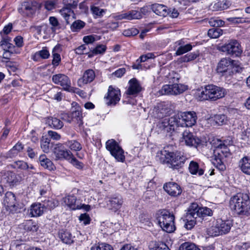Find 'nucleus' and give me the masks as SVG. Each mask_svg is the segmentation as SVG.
<instances>
[{
    "mask_svg": "<svg viewBox=\"0 0 250 250\" xmlns=\"http://www.w3.org/2000/svg\"><path fill=\"white\" fill-rule=\"evenodd\" d=\"M163 188L171 196L176 197L182 193L181 187L175 182H169L165 184Z\"/></svg>",
    "mask_w": 250,
    "mask_h": 250,
    "instance_id": "20",
    "label": "nucleus"
},
{
    "mask_svg": "<svg viewBox=\"0 0 250 250\" xmlns=\"http://www.w3.org/2000/svg\"><path fill=\"white\" fill-rule=\"evenodd\" d=\"M214 121L216 124L222 125L227 121V117L224 114H218L214 117Z\"/></svg>",
    "mask_w": 250,
    "mask_h": 250,
    "instance_id": "51",
    "label": "nucleus"
},
{
    "mask_svg": "<svg viewBox=\"0 0 250 250\" xmlns=\"http://www.w3.org/2000/svg\"><path fill=\"white\" fill-rule=\"evenodd\" d=\"M23 148V145L21 143L18 142L11 149L5 154L4 157L6 159L15 158L22 151Z\"/></svg>",
    "mask_w": 250,
    "mask_h": 250,
    "instance_id": "25",
    "label": "nucleus"
},
{
    "mask_svg": "<svg viewBox=\"0 0 250 250\" xmlns=\"http://www.w3.org/2000/svg\"><path fill=\"white\" fill-rule=\"evenodd\" d=\"M44 211V206L42 204L37 203L31 206L29 213L31 217H38L42 215Z\"/></svg>",
    "mask_w": 250,
    "mask_h": 250,
    "instance_id": "27",
    "label": "nucleus"
},
{
    "mask_svg": "<svg viewBox=\"0 0 250 250\" xmlns=\"http://www.w3.org/2000/svg\"><path fill=\"white\" fill-rule=\"evenodd\" d=\"M90 10L94 19L102 18L106 11L105 9L100 8L95 5L90 6Z\"/></svg>",
    "mask_w": 250,
    "mask_h": 250,
    "instance_id": "37",
    "label": "nucleus"
},
{
    "mask_svg": "<svg viewBox=\"0 0 250 250\" xmlns=\"http://www.w3.org/2000/svg\"><path fill=\"white\" fill-rule=\"evenodd\" d=\"M105 145L106 148L117 161L121 162L125 161L124 151L117 142L113 139L109 140L106 142Z\"/></svg>",
    "mask_w": 250,
    "mask_h": 250,
    "instance_id": "10",
    "label": "nucleus"
},
{
    "mask_svg": "<svg viewBox=\"0 0 250 250\" xmlns=\"http://www.w3.org/2000/svg\"><path fill=\"white\" fill-rule=\"evenodd\" d=\"M95 78L94 71L91 69H87L84 71L83 77L78 80V85L79 87H83L84 85L92 82Z\"/></svg>",
    "mask_w": 250,
    "mask_h": 250,
    "instance_id": "22",
    "label": "nucleus"
},
{
    "mask_svg": "<svg viewBox=\"0 0 250 250\" xmlns=\"http://www.w3.org/2000/svg\"><path fill=\"white\" fill-rule=\"evenodd\" d=\"M161 244H165L162 242H157L156 241H151L148 245L149 249L150 250H160Z\"/></svg>",
    "mask_w": 250,
    "mask_h": 250,
    "instance_id": "58",
    "label": "nucleus"
},
{
    "mask_svg": "<svg viewBox=\"0 0 250 250\" xmlns=\"http://www.w3.org/2000/svg\"><path fill=\"white\" fill-rule=\"evenodd\" d=\"M36 2L33 1H24L18 8V12L23 16L31 17L36 12Z\"/></svg>",
    "mask_w": 250,
    "mask_h": 250,
    "instance_id": "15",
    "label": "nucleus"
},
{
    "mask_svg": "<svg viewBox=\"0 0 250 250\" xmlns=\"http://www.w3.org/2000/svg\"><path fill=\"white\" fill-rule=\"evenodd\" d=\"M49 21L50 24L52 25L50 30L54 32L59 26L58 21L55 17H50L49 19Z\"/></svg>",
    "mask_w": 250,
    "mask_h": 250,
    "instance_id": "59",
    "label": "nucleus"
},
{
    "mask_svg": "<svg viewBox=\"0 0 250 250\" xmlns=\"http://www.w3.org/2000/svg\"><path fill=\"white\" fill-rule=\"evenodd\" d=\"M67 161H69L72 165H73L77 168L81 169L83 167V163L78 161L74 157L73 154L71 155V156H70V158Z\"/></svg>",
    "mask_w": 250,
    "mask_h": 250,
    "instance_id": "57",
    "label": "nucleus"
},
{
    "mask_svg": "<svg viewBox=\"0 0 250 250\" xmlns=\"http://www.w3.org/2000/svg\"><path fill=\"white\" fill-rule=\"evenodd\" d=\"M178 126L190 127L196 123L197 116L194 112H185L175 115Z\"/></svg>",
    "mask_w": 250,
    "mask_h": 250,
    "instance_id": "9",
    "label": "nucleus"
},
{
    "mask_svg": "<svg viewBox=\"0 0 250 250\" xmlns=\"http://www.w3.org/2000/svg\"><path fill=\"white\" fill-rule=\"evenodd\" d=\"M188 169L189 172L192 175H197L201 176L203 175L204 170L202 168H200L198 164L193 161L190 162Z\"/></svg>",
    "mask_w": 250,
    "mask_h": 250,
    "instance_id": "32",
    "label": "nucleus"
},
{
    "mask_svg": "<svg viewBox=\"0 0 250 250\" xmlns=\"http://www.w3.org/2000/svg\"><path fill=\"white\" fill-rule=\"evenodd\" d=\"M106 47L104 44L98 45L95 48L93 49L92 52L88 55V57L91 58L94 55L101 54L105 52Z\"/></svg>",
    "mask_w": 250,
    "mask_h": 250,
    "instance_id": "43",
    "label": "nucleus"
},
{
    "mask_svg": "<svg viewBox=\"0 0 250 250\" xmlns=\"http://www.w3.org/2000/svg\"><path fill=\"white\" fill-rule=\"evenodd\" d=\"M52 80L56 84L60 85L65 90H68L71 86L69 78L64 74H58L52 76Z\"/></svg>",
    "mask_w": 250,
    "mask_h": 250,
    "instance_id": "18",
    "label": "nucleus"
},
{
    "mask_svg": "<svg viewBox=\"0 0 250 250\" xmlns=\"http://www.w3.org/2000/svg\"><path fill=\"white\" fill-rule=\"evenodd\" d=\"M232 226V223L229 220L224 221L219 219L209 229L208 231L212 236H218L228 233Z\"/></svg>",
    "mask_w": 250,
    "mask_h": 250,
    "instance_id": "8",
    "label": "nucleus"
},
{
    "mask_svg": "<svg viewBox=\"0 0 250 250\" xmlns=\"http://www.w3.org/2000/svg\"><path fill=\"white\" fill-rule=\"evenodd\" d=\"M46 123L52 128L60 129L63 126V122L60 119L53 117H49L46 119Z\"/></svg>",
    "mask_w": 250,
    "mask_h": 250,
    "instance_id": "28",
    "label": "nucleus"
},
{
    "mask_svg": "<svg viewBox=\"0 0 250 250\" xmlns=\"http://www.w3.org/2000/svg\"><path fill=\"white\" fill-rule=\"evenodd\" d=\"M227 142L218 149H214L213 154L214 158L212 163L219 170L223 171L226 169V166L223 163L224 159L230 155L229 149L228 147Z\"/></svg>",
    "mask_w": 250,
    "mask_h": 250,
    "instance_id": "6",
    "label": "nucleus"
},
{
    "mask_svg": "<svg viewBox=\"0 0 250 250\" xmlns=\"http://www.w3.org/2000/svg\"><path fill=\"white\" fill-rule=\"evenodd\" d=\"M1 174V181L4 183L7 184L9 186H14L22 180L21 176L11 171L3 170Z\"/></svg>",
    "mask_w": 250,
    "mask_h": 250,
    "instance_id": "14",
    "label": "nucleus"
},
{
    "mask_svg": "<svg viewBox=\"0 0 250 250\" xmlns=\"http://www.w3.org/2000/svg\"><path fill=\"white\" fill-rule=\"evenodd\" d=\"M97 37L95 35H91L88 36H84L83 38V41L86 44L92 43L96 40V37Z\"/></svg>",
    "mask_w": 250,
    "mask_h": 250,
    "instance_id": "63",
    "label": "nucleus"
},
{
    "mask_svg": "<svg viewBox=\"0 0 250 250\" xmlns=\"http://www.w3.org/2000/svg\"><path fill=\"white\" fill-rule=\"evenodd\" d=\"M225 142H227L226 140H221L219 139H214L211 142L212 146L214 147V149H219V148L224 144Z\"/></svg>",
    "mask_w": 250,
    "mask_h": 250,
    "instance_id": "60",
    "label": "nucleus"
},
{
    "mask_svg": "<svg viewBox=\"0 0 250 250\" xmlns=\"http://www.w3.org/2000/svg\"><path fill=\"white\" fill-rule=\"evenodd\" d=\"M241 69L238 62L229 57L222 58L218 62L216 68V71L219 73H224L230 70L232 73L233 71L239 73Z\"/></svg>",
    "mask_w": 250,
    "mask_h": 250,
    "instance_id": "7",
    "label": "nucleus"
},
{
    "mask_svg": "<svg viewBox=\"0 0 250 250\" xmlns=\"http://www.w3.org/2000/svg\"><path fill=\"white\" fill-rule=\"evenodd\" d=\"M160 160L163 163H166L172 169H178L183 165L186 157L180 152H169L163 149L160 152Z\"/></svg>",
    "mask_w": 250,
    "mask_h": 250,
    "instance_id": "4",
    "label": "nucleus"
},
{
    "mask_svg": "<svg viewBox=\"0 0 250 250\" xmlns=\"http://www.w3.org/2000/svg\"><path fill=\"white\" fill-rule=\"evenodd\" d=\"M65 144L62 143L56 144L53 148V152L56 160H68L72 154V152L65 148Z\"/></svg>",
    "mask_w": 250,
    "mask_h": 250,
    "instance_id": "13",
    "label": "nucleus"
},
{
    "mask_svg": "<svg viewBox=\"0 0 250 250\" xmlns=\"http://www.w3.org/2000/svg\"><path fill=\"white\" fill-rule=\"evenodd\" d=\"M120 90L118 88H114L112 85L109 86L107 95L104 98L108 105H115L120 100Z\"/></svg>",
    "mask_w": 250,
    "mask_h": 250,
    "instance_id": "16",
    "label": "nucleus"
},
{
    "mask_svg": "<svg viewBox=\"0 0 250 250\" xmlns=\"http://www.w3.org/2000/svg\"><path fill=\"white\" fill-rule=\"evenodd\" d=\"M60 12L68 22L67 21L70 17V13L72 12V10L64 6L60 10Z\"/></svg>",
    "mask_w": 250,
    "mask_h": 250,
    "instance_id": "61",
    "label": "nucleus"
},
{
    "mask_svg": "<svg viewBox=\"0 0 250 250\" xmlns=\"http://www.w3.org/2000/svg\"><path fill=\"white\" fill-rule=\"evenodd\" d=\"M230 207L240 216H250V200L248 194L238 193L230 199Z\"/></svg>",
    "mask_w": 250,
    "mask_h": 250,
    "instance_id": "2",
    "label": "nucleus"
},
{
    "mask_svg": "<svg viewBox=\"0 0 250 250\" xmlns=\"http://www.w3.org/2000/svg\"><path fill=\"white\" fill-rule=\"evenodd\" d=\"M64 144L73 151H79L82 148L81 144L74 140H69L64 143Z\"/></svg>",
    "mask_w": 250,
    "mask_h": 250,
    "instance_id": "40",
    "label": "nucleus"
},
{
    "mask_svg": "<svg viewBox=\"0 0 250 250\" xmlns=\"http://www.w3.org/2000/svg\"><path fill=\"white\" fill-rule=\"evenodd\" d=\"M192 46L190 44H187L184 46H180L177 50L175 54L176 55H182L192 49Z\"/></svg>",
    "mask_w": 250,
    "mask_h": 250,
    "instance_id": "49",
    "label": "nucleus"
},
{
    "mask_svg": "<svg viewBox=\"0 0 250 250\" xmlns=\"http://www.w3.org/2000/svg\"><path fill=\"white\" fill-rule=\"evenodd\" d=\"M39 161L42 167L50 170L53 169L54 165L52 161L46 157L45 155H41L39 157Z\"/></svg>",
    "mask_w": 250,
    "mask_h": 250,
    "instance_id": "35",
    "label": "nucleus"
},
{
    "mask_svg": "<svg viewBox=\"0 0 250 250\" xmlns=\"http://www.w3.org/2000/svg\"><path fill=\"white\" fill-rule=\"evenodd\" d=\"M50 96L54 100L57 101H61L62 99V93L61 92H56L54 90H52L50 92Z\"/></svg>",
    "mask_w": 250,
    "mask_h": 250,
    "instance_id": "62",
    "label": "nucleus"
},
{
    "mask_svg": "<svg viewBox=\"0 0 250 250\" xmlns=\"http://www.w3.org/2000/svg\"><path fill=\"white\" fill-rule=\"evenodd\" d=\"M208 23L211 26L221 27L224 25L225 22L218 18H212L208 20Z\"/></svg>",
    "mask_w": 250,
    "mask_h": 250,
    "instance_id": "48",
    "label": "nucleus"
},
{
    "mask_svg": "<svg viewBox=\"0 0 250 250\" xmlns=\"http://www.w3.org/2000/svg\"><path fill=\"white\" fill-rule=\"evenodd\" d=\"M223 34V30L220 28H213L208 30V35L211 38H219Z\"/></svg>",
    "mask_w": 250,
    "mask_h": 250,
    "instance_id": "44",
    "label": "nucleus"
},
{
    "mask_svg": "<svg viewBox=\"0 0 250 250\" xmlns=\"http://www.w3.org/2000/svg\"><path fill=\"white\" fill-rule=\"evenodd\" d=\"M26 152L27 156L30 159H34L37 157L38 152L36 148L31 146H28L26 148Z\"/></svg>",
    "mask_w": 250,
    "mask_h": 250,
    "instance_id": "55",
    "label": "nucleus"
},
{
    "mask_svg": "<svg viewBox=\"0 0 250 250\" xmlns=\"http://www.w3.org/2000/svg\"><path fill=\"white\" fill-rule=\"evenodd\" d=\"M42 205L44 206V209L48 208L51 209L56 206V204L53 200H48L46 201H44Z\"/></svg>",
    "mask_w": 250,
    "mask_h": 250,
    "instance_id": "64",
    "label": "nucleus"
},
{
    "mask_svg": "<svg viewBox=\"0 0 250 250\" xmlns=\"http://www.w3.org/2000/svg\"><path fill=\"white\" fill-rule=\"evenodd\" d=\"M60 49V46L59 45H56L52 51L53 60L52 63L56 67L59 65L60 62L61 61L60 55L56 52Z\"/></svg>",
    "mask_w": 250,
    "mask_h": 250,
    "instance_id": "38",
    "label": "nucleus"
},
{
    "mask_svg": "<svg viewBox=\"0 0 250 250\" xmlns=\"http://www.w3.org/2000/svg\"><path fill=\"white\" fill-rule=\"evenodd\" d=\"M227 93V90L221 87L213 84H209L205 86L202 91L197 93V98L200 101L210 100L215 101L222 98Z\"/></svg>",
    "mask_w": 250,
    "mask_h": 250,
    "instance_id": "3",
    "label": "nucleus"
},
{
    "mask_svg": "<svg viewBox=\"0 0 250 250\" xmlns=\"http://www.w3.org/2000/svg\"><path fill=\"white\" fill-rule=\"evenodd\" d=\"M4 202L7 207H15L16 203L15 194L10 191L7 192L5 194Z\"/></svg>",
    "mask_w": 250,
    "mask_h": 250,
    "instance_id": "34",
    "label": "nucleus"
},
{
    "mask_svg": "<svg viewBox=\"0 0 250 250\" xmlns=\"http://www.w3.org/2000/svg\"><path fill=\"white\" fill-rule=\"evenodd\" d=\"M239 167L246 174L250 175V158L245 156L239 162Z\"/></svg>",
    "mask_w": 250,
    "mask_h": 250,
    "instance_id": "29",
    "label": "nucleus"
},
{
    "mask_svg": "<svg viewBox=\"0 0 250 250\" xmlns=\"http://www.w3.org/2000/svg\"><path fill=\"white\" fill-rule=\"evenodd\" d=\"M151 9L156 14L162 16H166L168 14L167 7L164 5L155 3L151 5Z\"/></svg>",
    "mask_w": 250,
    "mask_h": 250,
    "instance_id": "30",
    "label": "nucleus"
},
{
    "mask_svg": "<svg viewBox=\"0 0 250 250\" xmlns=\"http://www.w3.org/2000/svg\"><path fill=\"white\" fill-rule=\"evenodd\" d=\"M182 142H184L187 146L197 147L201 144V140L194 136L193 134L186 130L183 133Z\"/></svg>",
    "mask_w": 250,
    "mask_h": 250,
    "instance_id": "19",
    "label": "nucleus"
},
{
    "mask_svg": "<svg viewBox=\"0 0 250 250\" xmlns=\"http://www.w3.org/2000/svg\"><path fill=\"white\" fill-rule=\"evenodd\" d=\"M179 250H200V249L193 243L185 242L180 246Z\"/></svg>",
    "mask_w": 250,
    "mask_h": 250,
    "instance_id": "45",
    "label": "nucleus"
},
{
    "mask_svg": "<svg viewBox=\"0 0 250 250\" xmlns=\"http://www.w3.org/2000/svg\"><path fill=\"white\" fill-rule=\"evenodd\" d=\"M176 122L175 115L171 117L160 118L157 126L161 132L171 133L174 130L175 126H178Z\"/></svg>",
    "mask_w": 250,
    "mask_h": 250,
    "instance_id": "12",
    "label": "nucleus"
},
{
    "mask_svg": "<svg viewBox=\"0 0 250 250\" xmlns=\"http://www.w3.org/2000/svg\"><path fill=\"white\" fill-rule=\"evenodd\" d=\"M50 139L42 137L41 140V147L44 153H48L50 151Z\"/></svg>",
    "mask_w": 250,
    "mask_h": 250,
    "instance_id": "42",
    "label": "nucleus"
},
{
    "mask_svg": "<svg viewBox=\"0 0 250 250\" xmlns=\"http://www.w3.org/2000/svg\"><path fill=\"white\" fill-rule=\"evenodd\" d=\"M219 50L228 55L239 56L242 49L240 43L236 40H230L219 47Z\"/></svg>",
    "mask_w": 250,
    "mask_h": 250,
    "instance_id": "11",
    "label": "nucleus"
},
{
    "mask_svg": "<svg viewBox=\"0 0 250 250\" xmlns=\"http://www.w3.org/2000/svg\"><path fill=\"white\" fill-rule=\"evenodd\" d=\"M91 250H113L112 246L106 243H101L98 246H93Z\"/></svg>",
    "mask_w": 250,
    "mask_h": 250,
    "instance_id": "50",
    "label": "nucleus"
},
{
    "mask_svg": "<svg viewBox=\"0 0 250 250\" xmlns=\"http://www.w3.org/2000/svg\"><path fill=\"white\" fill-rule=\"evenodd\" d=\"M78 0H63L64 7L72 9L75 8L78 5Z\"/></svg>",
    "mask_w": 250,
    "mask_h": 250,
    "instance_id": "52",
    "label": "nucleus"
},
{
    "mask_svg": "<svg viewBox=\"0 0 250 250\" xmlns=\"http://www.w3.org/2000/svg\"><path fill=\"white\" fill-rule=\"evenodd\" d=\"M128 84V87L125 92V94L128 96H136L142 90V87L139 82L135 78L130 80Z\"/></svg>",
    "mask_w": 250,
    "mask_h": 250,
    "instance_id": "21",
    "label": "nucleus"
},
{
    "mask_svg": "<svg viewBox=\"0 0 250 250\" xmlns=\"http://www.w3.org/2000/svg\"><path fill=\"white\" fill-rule=\"evenodd\" d=\"M89 49L88 47H87V45L83 44L76 48L75 52L76 54L79 55H82L84 54H89Z\"/></svg>",
    "mask_w": 250,
    "mask_h": 250,
    "instance_id": "53",
    "label": "nucleus"
},
{
    "mask_svg": "<svg viewBox=\"0 0 250 250\" xmlns=\"http://www.w3.org/2000/svg\"><path fill=\"white\" fill-rule=\"evenodd\" d=\"M123 199L120 196L111 198L108 201L107 205L108 208L116 212L119 210L123 204Z\"/></svg>",
    "mask_w": 250,
    "mask_h": 250,
    "instance_id": "26",
    "label": "nucleus"
},
{
    "mask_svg": "<svg viewBox=\"0 0 250 250\" xmlns=\"http://www.w3.org/2000/svg\"><path fill=\"white\" fill-rule=\"evenodd\" d=\"M64 204L70 208L75 210L81 209V204L77 200V198L73 195H68L63 198Z\"/></svg>",
    "mask_w": 250,
    "mask_h": 250,
    "instance_id": "24",
    "label": "nucleus"
},
{
    "mask_svg": "<svg viewBox=\"0 0 250 250\" xmlns=\"http://www.w3.org/2000/svg\"><path fill=\"white\" fill-rule=\"evenodd\" d=\"M157 94L160 95H173L172 84H166L162 86L158 92Z\"/></svg>",
    "mask_w": 250,
    "mask_h": 250,
    "instance_id": "41",
    "label": "nucleus"
},
{
    "mask_svg": "<svg viewBox=\"0 0 250 250\" xmlns=\"http://www.w3.org/2000/svg\"><path fill=\"white\" fill-rule=\"evenodd\" d=\"M171 113V108L168 104L164 103H159L153 109L154 116L157 118L168 117Z\"/></svg>",
    "mask_w": 250,
    "mask_h": 250,
    "instance_id": "17",
    "label": "nucleus"
},
{
    "mask_svg": "<svg viewBox=\"0 0 250 250\" xmlns=\"http://www.w3.org/2000/svg\"><path fill=\"white\" fill-rule=\"evenodd\" d=\"M127 20L140 19L142 18V14L140 11L137 10H131L127 12Z\"/></svg>",
    "mask_w": 250,
    "mask_h": 250,
    "instance_id": "47",
    "label": "nucleus"
},
{
    "mask_svg": "<svg viewBox=\"0 0 250 250\" xmlns=\"http://www.w3.org/2000/svg\"><path fill=\"white\" fill-rule=\"evenodd\" d=\"M31 29L36 31L39 35H41L43 33L47 35L49 33L50 28L46 24H43L40 26H33L31 27Z\"/></svg>",
    "mask_w": 250,
    "mask_h": 250,
    "instance_id": "36",
    "label": "nucleus"
},
{
    "mask_svg": "<svg viewBox=\"0 0 250 250\" xmlns=\"http://www.w3.org/2000/svg\"><path fill=\"white\" fill-rule=\"evenodd\" d=\"M139 33V31L135 28H131L125 30L123 34L126 37L134 36Z\"/></svg>",
    "mask_w": 250,
    "mask_h": 250,
    "instance_id": "56",
    "label": "nucleus"
},
{
    "mask_svg": "<svg viewBox=\"0 0 250 250\" xmlns=\"http://www.w3.org/2000/svg\"><path fill=\"white\" fill-rule=\"evenodd\" d=\"M11 167L13 168L25 170L28 169V165L23 161H15L13 164L11 165Z\"/></svg>",
    "mask_w": 250,
    "mask_h": 250,
    "instance_id": "46",
    "label": "nucleus"
},
{
    "mask_svg": "<svg viewBox=\"0 0 250 250\" xmlns=\"http://www.w3.org/2000/svg\"><path fill=\"white\" fill-rule=\"evenodd\" d=\"M70 115L72 119L73 122H75V123L78 124L79 125H81L83 124L82 112L79 106L76 107L73 109L72 110L71 113H70Z\"/></svg>",
    "mask_w": 250,
    "mask_h": 250,
    "instance_id": "33",
    "label": "nucleus"
},
{
    "mask_svg": "<svg viewBox=\"0 0 250 250\" xmlns=\"http://www.w3.org/2000/svg\"><path fill=\"white\" fill-rule=\"evenodd\" d=\"M50 54L49 51L46 49H42V50L37 52L32 57L34 61H38L41 58L42 59H46L49 58Z\"/></svg>",
    "mask_w": 250,
    "mask_h": 250,
    "instance_id": "39",
    "label": "nucleus"
},
{
    "mask_svg": "<svg viewBox=\"0 0 250 250\" xmlns=\"http://www.w3.org/2000/svg\"><path fill=\"white\" fill-rule=\"evenodd\" d=\"M59 237L62 242L66 244H71L73 242V238L70 232L62 229L58 233Z\"/></svg>",
    "mask_w": 250,
    "mask_h": 250,
    "instance_id": "31",
    "label": "nucleus"
},
{
    "mask_svg": "<svg viewBox=\"0 0 250 250\" xmlns=\"http://www.w3.org/2000/svg\"><path fill=\"white\" fill-rule=\"evenodd\" d=\"M213 211L207 207H200L197 203H193L188 207L185 216L186 223L185 227L191 229L197 221H200L202 217L211 216Z\"/></svg>",
    "mask_w": 250,
    "mask_h": 250,
    "instance_id": "1",
    "label": "nucleus"
},
{
    "mask_svg": "<svg viewBox=\"0 0 250 250\" xmlns=\"http://www.w3.org/2000/svg\"><path fill=\"white\" fill-rule=\"evenodd\" d=\"M85 23L82 21H74L71 26L73 31H76L80 30L84 26Z\"/></svg>",
    "mask_w": 250,
    "mask_h": 250,
    "instance_id": "54",
    "label": "nucleus"
},
{
    "mask_svg": "<svg viewBox=\"0 0 250 250\" xmlns=\"http://www.w3.org/2000/svg\"><path fill=\"white\" fill-rule=\"evenodd\" d=\"M171 78L172 82L174 83L172 84L173 95L180 94L188 89V85L176 83V82H179L180 78L178 74H174V76Z\"/></svg>",
    "mask_w": 250,
    "mask_h": 250,
    "instance_id": "23",
    "label": "nucleus"
},
{
    "mask_svg": "<svg viewBox=\"0 0 250 250\" xmlns=\"http://www.w3.org/2000/svg\"><path fill=\"white\" fill-rule=\"evenodd\" d=\"M174 219L173 214L167 210H159L157 214V220L159 226L168 233H171L175 230Z\"/></svg>",
    "mask_w": 250,
    "mask_h": 250,
    "instance_id": "5",
    "label": "nucleus"
}]
</instances>
